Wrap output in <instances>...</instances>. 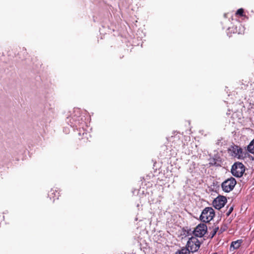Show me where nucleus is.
<instances>
[{
	"instance_id": "4",
	"label": "nucleus",
	"mask_w": 254,
	"mask_h": 254,
	"mask_svg": "<svg viewBox=\"0 0 254 254\" xmlns=\"http://www.w3.org/2000/svg\"><path fill=\"white\" fill-rule=\"evenodd\" d=\"M236 184V180L234 178L231 177L222 183L221 187L223 191L229 192L233 190Z\"/></svg>"
},
{
	"instance_id": "14",
	"label": "nucleus",
	"mask_w": 254,
	"mask_h": 254,
	"mask_svg": "<svg viewBox=\"0 0 254 254\" xmlns=\"http://www.w3.org/2000/svg\"><path fill=\"white\" fill-rule=\"evenodd\" d=\"M233 207H231L228 211V212L227 213V215L228 216L230 215V214L231 213V212L233 211Z\"/></svg>"
},
{
	"instance_id": "8",
	"label": "nucleus",
	"mask_w": 254,
	"mask_h": 254,
	"mask_svg": "<svg viewBox=\"0 0 254 254\" xmlns=\"http://www.w3.org/2000/svg\"><path fill=\"white\" fill-rule=\"evenodd\" d=\"M12 51L20 59L25 58L27 55L26 49L24 47H17L13 48Z\"/></svg>"
},
{
	"instance_id": "3",
	"label": "nucleus",
	"mask_w": 254,
	"mask_h": 254,
	"mask_svg": "<svg viewBox=\"0 0 254 254\" xmlns=\"http://www.w3.org/2000/svg\"><path fill=\"white\" fill-rule=\"evenodd\" d=\"M245 171V166L240 162L235 163L232 167L231 173L233 176L236 177H241L243 176Z\"/></svg>"
},
{
	"instance_id": "12",
	"label": "nucleus",
	"mask_w": 254,
	"mask_h": 254,
	"mask_svg": "<svg viewBox=\"0 0 254 254\" xmlns=\"http://www.w3.org/2000/svg\"><path fill=\"white\" fill-rule=\"evenodd\" d=\"M248 151L252 153H254V139L251 142L250 144L248 146Z\"/></svg>"
},
{
	"instance_id": "1",
	"label": "nucleus",
	"mask_w": 254,
	"mask_h": 254,
	"mask_svg": "<svg viewBox=\"0 0 254 254\" xmlns=\"http://www.w3.org/2000/svg\"><path fill=\"white\" fill-rule=\"evenodd\" d=\"M215 216V212L212 207H208L205 208L200 216L201 221L204 222H209Z\"/></svg>"
},
{
	"instance_id": "13",
	"label": "nucleus",
	"mask_w": 254,
	"mask_h": 254,
	"mask_svg": "<svg viewBox=\"0 0 254 254\" xmlns=\"http://www.w3.org/2000/svg\"><path fill=\"white\" fill-rule=\"evenodd\" d=\"M244 10L243 8H239L237 10L236 12V15H240V16H243L244 15Z\"/></svg>"
},
{
	"instance_id": "11",
	"label": "nucleus",
	"mask_w": 254,
	"mask_h": 254,
	"mask_svg": "<svg viewBox=\"0 0 254 254\" xmlns=\"http://www.w3.org/2000/svg\"><path fill=\"white\" fill-rule=\"evenodd\" d=\"M189 249L186 247H183L181 250L178 251L176 252L175 254H189Z\"/></svg>"
},
{
	"instance_id": "7",
	"label": "nucleus",
	"mask_w": 254,
	"mask_h": 254,
	"mask_svg": "<svg viewBox=\"0 0 254 254\" xmlns=\"http://www.w3.org/2000/svg\"><path fill=\"white\" fill-rule=\"evenodd\" d=\"M227 199L225 196H218L213 200V205L216 209H220L225 205Z\"/></svg>"
},
{
	"instance_id": "6",
	"label": "nucleus",
	"mask_w": 254,
	"mask_h": 254,
	"mask_svg": "<svg viewBox=\"0 0 254 254\" xmlns=\"http://www.w3.org/2000/svg\"><path fill=\"white\" fill-rule=\"evenodd\" d=\"M207 231V226L205 224H199L193 231V234L196 237H202Z\"/></svg>"
},
{
	"instance_id": "15",
	"label": "nucleus",
	"mask_w": 254,
	"mask_h": 254,
	"mask_svg": "<svg viewBox=\"0 0 254 254\" xmlns=\"http://www.w3.org/2000/svg\"><path fill=\"white\" fill-rule=\"evenodd\" d=\"M218 230V227L217 228H216L214 230V234H213V235L216 234V232L217 231V230Z\"/></svg>"
},
{
	"instance_id": "2",
	"label": "nucleus",
	"mask_w": 254,
	"mask_h": 254,
	"mask_svg": "<svg viewBox=\"0 0 254 254\" xmlns=\"http://www.w3.org/2000/svg\"><path fill=\"white\" fill-rule=\"evenodd\" d=\"M200 243L195 237H191L188 240L186 247L189 249L190 252L194 253L196 252L199 248Z\"/></svg>"
},
{
	"instance_id": "9",
	"label": "nucleus",
	"mask_w": 254,
	"mask_h": 254,
	"mask_svg": "<svg viewBox=\"0 0 254 254\" xmlns=\"http://www.w3.org/2000/svg\"><path fill=\"white\" fill-rule=\"evenodd\" d=\"M242 241L241 240H238L236 241L233 242L231 245V248L233 247L234 249H238L240 246Z\"/></svg>"
},
{
	"instance_id": "10",
	"label": "nucleus",
	"mask_w": 254,
	"mask_h": 254,
	"mask_svg": "<svg viewBox=\"0 0 254 254\" xmlns=\"http://www.w3.org/2000/svg\"><path fill=\"white\" fill-rule=\"evenodd\" d=\"M55 108V103L54 102L53 103H50L49 102H47L45 104V110H53Z\"/></svg>"
},
{
	"instance_id": "5",
	"label": "nucleus",
	"mask_w": 254,
	"mask_h": 254,
	"mask_svg": "<svg viewBox=\"0 0 254 254\" xmlns=\"http://www.w3.org/2000/svg\"><path fill=\"white\" fill-rule=\"evenodd\" d=\"M230 154L232 156L237 158L238 159H242L244 158L245 155L243 149L238 146H232L229 149Z\"/></svg>"
}]
</instances>
